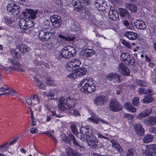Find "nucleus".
Masks as SVG:
<instances>
[{
    "label": "nucleus",
    "mask_w": 156,
    "mask_h": 156,
    "mask_svg": "<svg viewBox=\"0 0 156 156\" xmlns=\"http://www.w3.org/2000/svg\"><path fill=\"white\" fill-rule=\"evenodd\" d=\"M77 101L76 99L72 96L68 97L66 99L61 97L58 101V108L62 111L72 110L75 107Z\"/></svg>",
    "instance_id": "nucleus-1"
},
{
    "label": "nucleus",
    "mask_w": 156,
    "mask_h": 156,
    "mask_svg": "<svg viewBox=\"0 0 156 156\" xmlns=\"http://www.w3.org/2000/svg\"><path fill=\"white\" fill-rule=\"evenodd\" d=\"M79 86L81 87V91L85 93H90L94 91L96 88L94 83V80L90 77H87L82 79L80 82Z\"/></svg>",
    "instance_id": "nucleus-2"
},
{
    "label": "nucleus",
    "mask_w": 156,
    "mask_h": 156,
    "mask_svg": "<svg viewBox=\"0 0 156 156\" xmlns=\"http://www.w3.org/2000/svg\"><path fill=\"white\" fill-rule=\"evenodd\" d=\"M55 56L58 59L62 58L66 59L72 58L76 54L75 48L70 45H67L64 47L60 50V52L56 53Z\"/></svg>",
    "instance_id": "nucleus-3"
},
{
    "label": "nucleus",
    "mask_w": 156,
    "mask_h": 156,
    "mask_svg": "<svg viewBox=\"0 0 156 156\" xmlns=\"http://www.w3.org/2000/svg\"><path fill=\"white\" fill-rule=\"evenodd\" d=\"M34 25L33 20L29 18L21 19L19 22V26L23 32Z\"/></svg>",
    "instance_id": "nucleus-4"
},
{
    "label": "nucleus",
    "mask_w": 156,
    "mask_h": 156,
    "mask_svg": "<svg viewBox=\"0 0 156 156\" xmlns=\"http://www.w3.org/2000/svg\"><path fill=\"white\" fill-rule=\"evenodd\" d=\"M81 64V62L79 59L73 58L67 62L65 67L68 71H72L74 70L75 68L78 67Z\"/></svg>",
    "instance_id": "nucleus-5"
},
{
    "label": "nucleus",
    "mask_w": 156,
    "mask_h": 156,
    "mask_svg": "<svg viewBox=\"0 0 156 156\" xmlns=\"http://www.w3.org/2000/svg\"><path fill=\"white\" fill-rule=\"evenodd\" d=\"M109 108L110 110L117 112L120 111L122 108V106L115 99L111 100L109 104Z\"/></svg>",
    "instance_id": "nucleus-6"
},
{
    "label": "nucleus",
    "mask_w": 156,
    "mask_h": 156,
    "mask_svg": "<svg viewBox=\"0 0 156 156\" xmlns=\"http://www.w3.org/2000/svg\"><path fill=\"white\" fill-rule=\"evenodd\" d=\"M49 29L45 28L39 31L38 36L41 41H45L50 38L51 34L49 32Z\"/></svg>",
    "instance_id": "nucleus-7"
},
{
    "label": "nucleus",
    "mask_w": 156,
    "mask_h": 156,
    "mask_svg": "<svg viewBox=\"0 0 156 156\" xmlns=\"http://www.w3.org/2000/svg\"><path fill=\"white\" fill-rule=\"evenodd\" d=\"M143 153L146 156H156V144L147 145Z\"/></svg>",
    "instance_id": "nucleus-8"
},
{
    "label": "nucleus",
    "mask_w": 156,
    "mask_h": 156,
    "mask_svg": "<svg viewBox=\"0 0 156 156\" xmlns=\"http://www.w3.org/2000/svg\"><path fill=\"white\" fill-rule=\"evenodd\" d=\"M106 78L111 82L114 83H118L121 82V76L116 73H109L106 76Z\"/></svg>",
    "instance_id": "nucleus-9"
},
{
    "label": "nucleus",
    "mask_w": 156,
    "mask_h": 156,
    "mask_svg": "<svg viewBox=\"0 0 156 156\" xmlns=\"http://www.w3.org/2000/svg\"><path fill=\"white\" fill-rule=\"evenodd\" d=\"M50 20L53 28H58L60 27L62 20L60 16L56 15H52L50 16Z\"/></svg>",
    "instance_id": "nucleus-10"
},
{
    "label": "nucleus",
    "mask_w": 156,
    "mask_h": 156,
    "mask_svg": "<svg viewBox=\"0 0 156 156\" xmlns=\"http://www.w3.org/2000/svg\"><path fill=\"white\" fill-rule=\"evenodd\" d=\"M7 9V11L12 15H16L19 13L20 11V6L13 3L8 5Z\"/></svg>",
    "instance_id": "nucleus-11"
},
{
    "label": "nucleus",
    "mask_w": 156,
    "mask_h": 156,
    "mask_svg": "<svg viewBox=\"0 0 156 156\" xmlns=\"http://www.w3.org/2000/svg\"><path fill=\"white\" fill-rule=\"evenodd\" d=\"M120 60L122 61H127L128 64L130 65H133L135 63L133 57L127 53H123L121 54L120 56Z\"/></svg>",
    "instance_id": "nucleus-12"
},
{
    "label": "nucleus",
    "mask_w": 156,
    "mask_h": 156,
    "mask_svg": "<svg viewBox=\"0 0 156 156\" xmlns=\"http://www.w3.org/2000/svg\"><path fill=\"white\" fill-rule=\"evenodd\" d=\"M38 10H33L31 9H26L25 11L23 12L22 14L24 16H26L28 15L27 18L32 20L36 19V14L37 13Z\"/></svg>",
    "instance_id": "nucleus-13"
},
{
    "label": "nucleus",
    "mask_w": 156,
    "mask_h": 156,
    "mask_svg": "<svg viewBox=\"0 0 156 156\" xmlns=\"http://www.w3.org/2000/svg\"><path fill=\"white\" fill-rule=\"evenodd\" d=\"M91 117L87 119V121L89 122H92L95 124H98L100 122L104 124H107L108 123L107 122L99 118L97 115H95L94 113H91Z\"/></svg>",
    "instance_id": "nucleus-14"
},
{
    "label": "nucleus",
    "mask_w": 156,
    "mask_h": 156,
    "mask_svg": "<svg viewBox=\"0 0 156 156\" xmlns=\"http://www.w3.org/2000/svg\"><path fill=\"white\" fill-rule=\"evenodd\" d=\"M80 139L84 142H87L91 148L96 147L98 144L97 141L93 137H80Z\"/></svg>",
    "instance_id": "nucleus-15"
},
{
    "label": "nucleus",
    "mask_w": 156,
    "mask_h": 156,
    "mask_svg": "<svg viewBox=\"0 0 156 156\" xmlns=\"http://www.w3.org/2000/svg\"><path fill=\"white\" fill-rule=\"evenodd\" d=\"M144 123L148 126H151L156 124V116H150L144 119Z\"/></svg>",
    "instance_id": "nucleus-16"
},
{
    "label": "nucleus",
    "mask_w": 156,
    "mask_h": 156,
    "mask_svg": "<svg viewBox=\"0 0 156 156\" xmlns=\"http://www.w3.org/2000/svg\"><path fill=\"white\" fill-rule=\"evenodd\" d=\"M111 142L112 144V149L115 153H117L118 152H122L123 150L120 146V145L118 144L116 141L115 140H112Z\"/></svg>",
    "instance_id": "nucleus-17"
},
{
    "label": "nucleus",
    "mask_w": 156,
    "mask_h": 156,
    "mask_svg": "<svg viewBox=\"0 0 156 156\" xmlns=\"http://www.w3.org/2000/svg\"><path fill=\"white\" fill-rule=\"evenodd\" d=\"M118 69L119 72L124 75L128 76L129 74L130 71L129 69L123 64H120L119 65Z\"/></svg>",
    "instance_id": "nucleus-18"
},
{
    "label": "nucleus",
    "mask_w": 156,
    "mask_h": 156,
    "mask_svg": "<svg viewBox=\"0 0 156 156\" xmlns=\"http://www.w3.org/2000/svg\"><path fill=\"white\" fill-rule=\"evenodd\" d=\"M95 6L99 10H104L106 9V3L105 0H96Z\"/></svg>",
    "instance_id": "nucleus-19"
},
{
    "label": "nucleus",
    "mask_w": 156,
    "mask_h": 156,
    "mask_svg": "<svg viewBox=\"0 0 156 156\" xmlns=\"http://www.w3.org/2000/svg\"><path fill=\"white\" fill-rule=\"evenodd\" d=\"M109 17L113 20H115L119 17L118 12L115 10L113 6H112L110 7L109 12Z\"/></svg>",
    "instance_id": "nucleus-20"
},
{
    "label": "nucleus",
    "mask_w": 156,
    "mask_h": 156,
    "mask_svg": "<svg viewBox=\"0 0 156 156\" xmlns=\"http://www.w3.org/2000/svg\"><path fill=\"white\" fill-rule=\"evenodd\" d=\"M9 60L11 61V62L12 63V66H11L9 67V69L12 70H16L17 71L24 72V70L23 69L21 68V66L20 65L19 63H18L16 62H15L13 61H11V59H9Z\"/></svg>",
    "instance_id": "nucleus-21"
},
{
    "label": "nucleus",
    "mask_w": 156,
    "mask_h": 156,
    "mask_svg": "<svg viewBox=\"0 0 156 156\" xmlns=\"http://www.w3.org/2000/svg\"><path fill=\"white\" fill-rule=\"evenodd\" d=\"M134 129L136 133L138 135L143 136L144 135V129L141 125L138 124H135Z\"/></svg>",
    "instance_id": "nucleus-22"
},
{
    "label": "nucleus",
    "mask_w": 156,
    "mask_h": 156,
    "mask_svg": "<svg viewBox=\"0 0 156 156\" xmlns=\"http://www.w3.org/2000/svg\"><path fill=\"white\" fill-rule=\"evenodd\" d=\"M43 93V96L44 97H47L48 100H51L57 98L58 91L57 90H55L54 91L49 92V93L46 92H44Z\"/></svg>",
    "instance_id": "nucleus-23"
},
{
    "label": "nucleus",
    "mask_w": 156,
    "mask_h": 156,
    "mask_svg": "<svg viewBox=\"0 0 156 156\" xmlns=\"http://www.w3.org/2000/svg\"><path fill=\"white\" fill-rule=\"evenodd\" d=\"M105 102V97L101 95L96 97L94 100V104L97 106L103 105Z\"/></svg>",
    "instance_id": "nucleus-24"
},
{
    "label": "nucleus",
    "mask_w": 156,
    "mask_h": 156,
    "mask_svg": "<svg viewBox=\"0 0 156 156\" xmlns=\"http://www.w3.org/2000/svg\"><path fill=\"white\" fill-rule=\"evenodd\" d=\"M134 25L137 29L140 30H144L147 27L144 21L140 19L136 20Z\"/></svg>",
    "instance_id": "nucleus-25"
},
{
    "label": "nucleus",
    "mask_w": 156,
    "mask_h": 156,
    "mask_svg": "<svg viewBox=\"0 0 156 156\" xmlns=\"http://www.w3.org/2000/svg\"><path fill=\"white\" fill-rule=\"evenodd\" d=\"M16 45L20 52H25L30 50L29 47L23 44L16 42Z\"/></svg>",
    "instance_id": "nucleus-26"
},
{
    "label": "nucleus",
    "mask_w": 156,
    "mask_h": 156,
    "mask_svg": "<svg viewBox=\"0 0 156 156\" xmlns=\"http://www.w3.org/2000/svg\"><path fill=\"white\" fill-rule=\"evenodd\" d=\"M75 71L77 77H79L85 75L87 72V69L86 68L80 67L76 69Z\"/></svg>",
    "instance_id": "nucleus-27"
},
{
    "label": "nucleus",
    "mask_w": 156,
    "mask_h": 156,
    "mask_svg": "<svg viewBox=\"0 0 156 156\" xmlns=\"http://www.w3.org/2000/svg\"><path fill=\"white\" fill-rule=\"evenodd\" d=\"M124 36L129 39L134 40L137 38L138 34L133 31H127L124 34Z\"/></svg>",
    "instance_id": "nucleus-28"
},
{
    "label": "nucleus",
    "mask_w": 156,
    "mask_h": 156,
    "mask_svg": "<svg viewBox=\"0 0 156 156\" xmlns=\"http://www.w3.org/2000/svg\"><path fill=\"white\" fill-rule=\"evenodd\" d=\"M2 21L5 23L6 24L9 26H11L15 23L14 19L13 17L10 16H5L2 19Z\"/></svg>",
    "instance_id": "nucleus-29"
},
{
    "label": "nucleus",
    "mask_w": 156,
    "mask_h": 156,
    "mask_svg": "<svg viewBox=\"0 0 156 156\" xmlns=\"http://www.w3.org/2000/svg\"><path fill=\"white\" fill-rule=\"evenodd\" d=\"M4 94H5V95H10L12 96H18V94L15 90L8 87H6L5 92Z\"/></svg>",
    "instance_id": "nucleus-30"
},
{
    "label": "nucleus",
    "mask_w": 156,
    "mask_h": 156,
    "mask_svg": "<svg viewBox=\"0 0 156 156\" xmlns=\"http://www.w3.org/2000/svg\"><path fill=\"white\" fill-rule=\"evenodd\" d=\"M66 152L67 156H80L77 152H75L70 147H68L66 150Z\"/></svg>",
    "instance_id": "nucleus-31"
},
{
    "label": "nucleus",
    "mask_w": 156,
    "mask_h": 156,
    "mask_svg": "<svg viewBox=\"0 0 156 156\" xmlns=\"http://www.w3.org/2000/svg\"><path fill=\"white\" fill-rule=\"evenodd\" d=\"M62 139L64 142L69 144H70L71 143V139L75 145L78 146L79 147H80V145H79L78 143L76 141V140L75 139L74 137H63V138H62Z\"/></svg>",
    "instance_id": "nucleus-32"
},
{
    "label": "nucleus",
    "mask_w": 156,
    "mask_h": 156,
    "mask_svg": "<svg viewBox=\"0 0 156 156\" xmlns=\"http://www.w3.org/2000/svg\"><path fill=\"white\" fill-rule=\"evenodd\" d=\"M125 8L132 12H135L137 11V8L134 5L126 3L125 5Z\"/></svg>",
    "instance_id": "nucleus-33"
},
{
    "label": "nucleus",
    "mask_w": 156,
    "mask_h": 156,
    "mask_svg": "<svg viewBox=\"0 0 156 156\" xmlns=\"http://www.w3.org/2000/svg\"><path fill=\"white\" fill-rule=\"evenodd\" d=\"M124 107V108L129 112L134 113L136 111V108L133 107L130 103L126 102L125 104Z\"/></svg>",
    "instance_id": "nucleus-34"
},
{
    "label": "nucleus",
    "mask_w": 156,
    "mask_h": 156,
    "mask_svg": "<svg viewBox=\"0 0 156 156\" xmlns=\"http://www.w3.org/2000/svg\"><path fill=\"white\" fill-rule=\"evenodd\" d=\"M119 14L120 16L122 17L126 16L129 19H131V18L130 14L129 13L128 11L125 9H119Z\"/></svg>",
    "instance_id": "nucleus-35"
},
{
    "label": "nucleus",
    "mask_w": 156,
    "mask_h": 156,
    "mask_svg": "<svg viewBox=\"0 0 156 156\" xmlns=\"http://www.w3.org/2000/svg\"><path fill=\"white\" fill-rule=\"evenodd\" d=\"M139 93L141 94H150V95L154 94V93L151 89H149L146 90L143 87L140 88L139 90Z\"/></svg>",
    "instance_id": "nucleus-36"
},
{
    "label": "nucleus",
    "mask_w": 156,
    "mask_h": 156,
    "mask_svg": "<svg viewBox=\"0 0 156 156\" xmlns=\"http://www.w3.org/2000/svg\"><path fill=\"white\" fill-rule=\"evenodd\" d=\"M147 96L143 99V102L144 103H148L153 101L154 98L151 96L152 95L147 94Z\"/></svg>",
    "instance_id": "nucleus-37"
},
{
    "label": "nucleus",
    "mask_w": 156,
    "mask_h": 156,
    "mask_svg": "<svg viewBox=\"0 0 156 156\" xmlns=\"http://www.w3.org/2000/svg\"><path fill=\"white\" fill-rule=\"evenodd\" d=\"M89 130L88 129L84 127H81L80 129V133L82 134L83 136H89Z\"/></svg>",
    "instance_id": "nucleus-38"
},
{
    "label": "nucleus",
    "mask_w": 156,
    "mask_h": 156,
    "mask_svg": "<svg viewBox=\"0 0 156 156\" xmlns=\"http://www.w3.org/2000/svg\"><path fill=\"white\" fill-rule=\"evenodd\" d=\"M32 100L33 105H35L38 104L40 101V98L37 94H35L30 97Z\"/></svg>",
    "instance_id": "nucleus-39"
},
{
    "label": "nucleus",
    "mask_w": 156,
    "mask_h": 156,
    "mask_svg": "<svg viewBox=\"0 0 156 156\" xmlns=\"http://www.w3.org/2000/svg\"><path fill=\"white\" fill-rule=\"evenodd\" d=\"M34 81L35 82L37 86L40 88L44 89L45 87V86L43 83H42L41 81H39L38 79L36 77H34Z\"/></svg>",
    "instance_id": "nucleus-40"
},
{
    "label": "nucleus",
    "mask_w": 156,
    "mask_h": 156,
    "mask_svg": "<svg viewBox=\"0 0 156 156\" xmlns=\"http://www.w3.org/2000/svg\"><path fill=\"white\" fill-rule=\"evenodd\" d=\"M58 37L62 39L63 40H65V41H73L75 39V37L73 36H69L68 37H66L61 34L59 35Z\"/></svg>",
    "instance_id": "nucleus-41"
},
{
    "label": "nucleus",
    "mask_w": 156,
    "mask_h": 156,
    "mask_svg": "<svg viewBox=\"0 0 156 156\" xmlns=\"http://www.w3.org/2000/svg\"><path fill=\"white\" fill-rule=\"evenodd\" d=\"M73 4L74 5V8L75 10L79 11L81 8L80 3L76 1H74L73 2Z\"/></svg>",
    "instance_id": "nucleus-42"
},
{
    "label": "nucleus",
    "mask_w": 156,
    "mask_h": 156,
    "mask_svg": "<svg viewBox=\"0 0 156 156\" xmlns=\"http://www.w3.org/2000/svg\"><path fill=\"white\" fill-rule=\"evenodd\" d=\"M70 128L72 132L76 136L78 134V132L77 128V126L74 124H72L70 125Z\"/></svg>",
    "instance_id": "nucleus-43"
},
{
    "label": "nucleus",
    "mask_w": 156,
    "mask_h": 156,
    "mask_svg": "<svg viewBox=\"0 0 156 156\" xmlns=\"http://www.w3.org/2000/svg\"><path fill=\"white\" fill-rule=\"evenodd\" d=\"M95 51L91 49H86L84 50V53L85 55L86 54V56L87 57H90L91 55L95 53Z\"/></svg>",
    "instance_id": "nucleus-44"
},
{
    "label": "nucleus",
    "mask_w": 156,
    "mask_h": 156,
    "mask_svg": "<svg viewBox=\"0 0 156 156\" xmlns=\"http://www.w3.org/2000/svg\"><path fill=\"white\" fill-rule=\"evenodd\" d=\"M47 84L50 86H54L56 85V83L53 79L50 77H48L46 79Z\"/></svg>",
    "instance_id": "nucleus-45"
},
{
    "label": "nucleus",
    "mask_w": 156,
    "mask_h": 156,
    "mask_svg": "<svg viewBox=\"0 0 156 156\" xmlns=\"http://www.w3.org/2000/svg\"><path fill=\"white\" fill-rule=\"evenodd\" d=\"M124 24L126 26V28L127 29L133 30L134 27L132 24L129 23L127 21L125 20L123 22Z\"/></svg>",
    "instance_id": "nucleus-46"
},
{
    "label": "nucleus",
    "mask_w": 156,
    "mask_h": 156,
    "mask_svg": "<svg viewBox=\"0 0 156 156\" xmlns=\"http://www.w3.org/2000/svg\"><path fill=\"white\" fill-rule=\"evenodd\" d=\"M136 153L134 150L132 149H129L126 156H136Z\"/></svg>",
    "instance_id": "nucleus-47"
},
{
    "label": "nucleus",
    "mask_w": 156,
    "mask_h": 156,
    "mask_svg": "<svg viewBox=\"0 0 156 156\" xmlns=\"http://www.w3.org/2000/svg\"><path fill=\"white\" fill-rule=\"evenodd\" d=\"M140 99L138 97L134 98L132 101V103L135 106H137L139 102Z\"/></svg>",
    "instance_id": "nucleus-48"
},
{
    "label": "nucleus",
    "mask_w": 156,
    "mask_h": 156,
    "mask_svg": "<svg viewBox=\"0 0 156 156\" xmlns=\"http://www.w3.org/2000/svg\"><path fill=\"white\" fill-rule=\"evenodd\" d=\"M147 116L145 115L144 111L141 112L138 114L136 116V119L138 120H141L143 118Z\"/></svg>",
    "instance_id": "nucleus-49"
},
{
    "label": "nucleus",
    "mask_w": 156,
    "mask_h": 156,
    "mask_svg": "<svg viewBox=\"0 0 156 156\" xmlns=\"http://www.w3.org/2000/svg\"><path fill=\"white\" fill-rule=\"evenodd\" d=\"M67 76L68 78L70 79H75L78 77L77 75H76V71L68 75Z\"/></svg>",
    "instance_id": "nucleus-50"
},
{
    "label": "nucleus",
    "mask_w": 156,
    "mask_h": 156,
    "mask_svg": "<svg viewBox=\"0 0 156 156\" xmlns=\"http://www.w3.org/2000/svg\"><path fill=\"white\" fill-rule=\"evenodd\" d=\"M122 44L126 46L127 48H131L132 46L130 43L127 42L126 41L123 40H122Z\"/></svg>",
    "instance_id": "nucleus-51"
},
{
    "label": "nucleus",
    "mask_w": 156,
    "mask_h": 156,
    "mask_svg": "<svg viewBox=\"0 0 156 156\" xmlns=\"http://www.w3.org/2000/svg\"><path fill=\"white\" fill-rule=\"evenodd\" d=\"M123 117L130 120H132L133 118V117L132 114L128 113L125 114L123 115Z\"/></svg>",
    "instance_id": "nucleus-52"
},
{
    "label": "nucleus",
    "mask_w": 156,
    "mask_h": 156,
    "mask_svg": "<svg viewBox=\"0 0 156 156\" xmlns=\"http://www.w3.org/2000/svg\"><path fill=\"white\" fill-rule=\"evenodd\" d=\"M136 83L138 85L140 86H146V84L145 81L140 80H137Z\"/></svg>",
    "instance_id": "nucleus-53"
},
{
    "label": "nucleus",
    "mask_w": 156,
    "mask_h": 156,
    "mask_svg": "<svg viewBox=\"0 0 156 156\" xmlns=\"http://www.w3.org/2000/svg\"><path fill=\"white\" fill-rule=\"evenodd\" d=\"M152 137H144L143 140L144 142L148 143L152 141Z\"/></svg>",
    "instance_id": "nucleus-54"
},
{
    "label": "nucleus",
    "mask_w": 156,
    "mask_h": 156,
    "mask_svg": "<svg viewBox=\"0 0 156 156\" xmlns=\"http://www.w3.org/2000/svg\"><path fill=\"white\" fill-rule=\"evenodd\" d=\"M10 52L12 56L14 57H17V52L15 50L12 49H11L10 50Z\"/></svg>",
    "instance_id": "nucleus-55"
},
{
    "label": "nucleus",
    "mask_w": 156,
    "mask_h": 156,
    "mask_svg": "<svg viewBox=\"0 0 156 156\" xmlns=\"http://www.w3.org/2000/svg\"><path fill=\"white\" fill-rule=\"evenodd\" d=\"M8 149L7 147V144H5L2 146L0 147V151L2 152L5 151H6Z\"/></svg>",
    "instance_id": "nucleus-56"
},
{
    "label": "nucleus",
    "mask_w": 156,
    "mask_h": 156,
    "mask_svg": "<svg viewBox=\"0 0 156 156\" xmlns=\"http://www.w3.org/2000/svg\"><path fill=\"white\" fill-rule=\"evenodd\" d=\"M50 24V21L48 20H45L44 21L43 25L44 27H48L47 28L48 29V27H49Z\"/></svg>",
    "instance_id": "nucleus-57"
},
{
    "label": "nucleus",
    "mask_w": 156,
    "mask_h": 156,
    "mask_svg": "<svg viewBox=\"0 0 156 156\" xmlns=\"http://www.w3.org/2000/svg\"><path fill=\"white\" fill-rule=\"evenodd\" d=\"M145 115L147 116L149 115L152 112V110L151 108H148L145 110L144 112Z\"/></svg>",
    "instance_id": "nucleus-58"
},
{
    "label": "nucleus",
    "mask_w": 156,
    "mask_h": 156,
    "mask_svg": "<svg viewBox=\"0 0 156 156\" xmlns=\"http://www.w3.org/2000/svg\"><path fill=\"white\" fill-rule=\"evenodd\" d=\"M73 115L75 117L80 116V115L77 110L74 109L73 110Z\"/></svg>",
    "instance_id": "nucleus-59"
},
{
    "label": "nucleus",
    "mask_w": 156,
    "mask_h": 156,
    "mask_svg": "<svg viewBox=\"0 0 156 156\" xmlns=\"http://www.w3.org/2000/svg\"><path fill=\"white\" fill-rule=\"evenodd\" d=\"M27 103L29 105H34L32 100L31 99L28 98L26 100Z\"/></svg>",
    "instance_id": "nucleus-60"
},
{
    "label": "nucleus",
    "mask_w": 156,
    "mask_h": 156,
    "mask_svg": "<svg viewBox=\"0 0 156 156\" xmlns=\"http://www.w3.org/2000/svg\"><path fill=\"white\" fill-rule=\"evenodd\" d=\"M37 131V129L35 127H33L30 129V133H36Z\"/></svg>",
    "instance_id": "nucleus-61"
},
{
    "label": "nucleus",
    "mask_w": 156,
    "mask_h": 156,
    "mask_svg": "<svg viewBox=\"0 0 156 156\" xmlns=\"http://www.w3.org/2000/svg\"><path fill=\"white\" fill-rule=\"evenodd\" d=\"M35 110L37 112H40L41 111V107L40 105H38V106L35 107Z\"/></svg>",
    "instance_id": "nucleus-62"
},
{
    "label": "nucleus",
    "mask_w": 156,
    "mask_h": 156,
    "mask_svg": "<svg viewBox=\"0 0 156 156\" xmlns=\"http://www.w3.org/2000/svg\"><path fill=\"white\" fill-rule=\"evenodd\" d=\"M150 131L151 133H156V128L152 127L150 129Z\"/></svg>",
    "instance_id": "nucleus-63"
},
{
    "label": "nucleus",
    "mask_w": 156,
    "mask_h": 156,
    "mask_svg": "<svg viewBox=\"0 0 156 156\" xmlns=\"http://www.w3.org/2000/svg\"><path fill=\"white\" fill-rule=\"evenodd\" d=\"M34 65L36 66H39L41 65V62H39L37 60H35L34 61Z\"/></svg>",
    "instance_id": "nucleus-64"
}]
</instances>
